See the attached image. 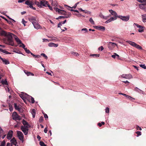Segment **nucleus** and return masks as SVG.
I'll use <instances>...</instances> for the list:
<instances>
[{
	"mask_svg": "<svg viewBox=\"0 0 146 146\" xmlns=\"http://www.w3.org/2000/svg\"><path fill=\"white\" fill-rule=\"evenodd\" d=\"M126 42L127 43L129 44H130L132 46H133L134 47H135V46H136V45L137 44L136 43H135L134 42H132L131 41H129V40L127 41H126Z\"/></svg>",
	"mask_w": 146,
	"mask_h": 146,
	"instance_id": "obj_22",
	"label": "nucleus"
},
{
	"mask_svg": "<svg viewBox=\"0 0 146 146\" xmlns=\"http://www.w3.org/2000/svg\"><path fill=\"white\" fill-rule=\"evenodd\" d=\"M31 113L33 117L34 118L36 114L35 110L34 109H33L31 111Z\"/></svg>",
	"mask_w": 146,
	"mask_h": 146,
	"instance_id": "obj_28",
	"label": "nucleus"
},
{
	"mask_svg": "<svg viewBox=\"0 0 146 146\" xmlns=\"http://www.w3.org/2000/svg\"><path fill=\"white\" fill-rule=\"evenodd\" d=\"M30 127H26L25 126H21V129L25 135H27L28 132L29 128Z\"/></svg>",
	"mask_w": 146,
	"mask_h": 146,
	"instance_id": "obj_3",
	"label": "nucleus"
},
{
	"mask_svg": "<svg viewBox=\"0 0 146 146\" xmlns=\"http://www.w3.org/2000/svg\"><path fill=\"white\" fill-rule=\"evenodd\" d=\"M65 16H64V18H68L70 17L71 16V14L70 13H68V14L66 13V14L65 15Z\"/></svg>",
	"mask_w": 146,
	"mask_h": 146,
	"instance_id": "obj_34",
	"label": "nucleus"
},
{
	"mask_svg": "<svg viewBox=\"0 0 146 146\" xmlns=\"http://www.w3.org/2000/svg\"><path fill=\"white\" fill-rule=\"evenodd\" d=\"M31 103L32 104H33L35 103V100H34V99L32 97H31Z\"/></svg>",
	"mask_w": 146,
	"mask_h": 146,
	"instance_id": "obj_55",
	"label": "nucleus"
},
{
	"mask_svg": "<svg viewBox=\"0 0 146 146\" xmlns=\"http://www.w3.org/2000/svg\"><path fill=\"white\" fill-rule=\"evenodd\" d=\"M20 97L24 100V102H25V98L24 95L23 94H20Z\"/></svg>",
	"mask_w": 146,
	"mask_h": 146,
	"instance_id": "obj_35",
	"label": "nucleus"
},
{
	"mask_svg": "<svg viewBox=\"0 0 146 146\" xmlns=\"http://www.w3.org/2000/svg\"><path fill=\"white\" fill-rule=\"evenodd\" d=\"M135 47L139 49H142V48L141 47V46H139V45H138L137 44H136V46H135Z\"/></svg>",
	"mask_w": 146,
	"mask_h": 146,
	"instance_id": "obj_32",
	"label": "nucleus"
},
{
	"mask_svg": "<svg viewBox=\"0 0 146 146\" xmlns=\"http://www.w3.org/2000/svg\"><path fill=\"white\" fill-rule=\"evenodd\" d=\"M28 19L33 24L37 21L36 17H31L28 18Z\"/></svg>",
	"mask_w": 146,
	"mask_h": 146,
	"instance_id": "obj_9",
	"label": "nucleus"
},
{
	"mask_svg": "<svg viewBox=\"0 0 146 146\" xmlns=\"http://www.w3.org/2000/svg\"><path fill=\"white\" fill-rule=\"evenodd\" d=\"M73 14L75 15L76 16L78 17H80V16H82V15L80 14H76H76Z\"/></svg>",
	"mask_w": 146,
	"mask_h": 146,
	"instance_id": "obj_58",
	"label": "nucleus"
},
{
	"mask_svg": "<svg viewBox=\"0 0 146 146\" xmlns=\"http://www.w3.org/2000/svg\"><path fill=\"white\" fill-rule=\"evenodd\" d=\"M40 145L41 146H46V145H45L44 143L42 141H40L39 143Z\"/></svg>",
	"mask_w": 146,
	"mask_h": 146,
	"instance_id": "obj_45",
	"label": "nucleus"
},
{
	"mask_svg": "<svg viewBox=\"0 0 146 146\" xmlns=\"http://www.w3.org/2000/svg\"><path fill=\"white\" fill-rule=\"evenodd\" d=\"M25 51L28 54L30 53L31 54V53L30 51L29 50L27 49V48H26L25 49Z\"/></svg>",
	"mask_w": 146,
	"mask_h": 146,
	"instance_id": "obj_41",
	"label": "nucleus"
},
{
	"mask_svg": "<svg viewBox=\"0 0 146 146\" xmlns=\"http://www.w3.org/2000/svg\"><path fill=\"white\" fill-rule=\"evenodd\" d=\"M116 19V18L115 17H111L109 19L106 21L105 22V23H107L114 20H115Z\"/></svg>",
	"mask_w": 146,
	"mask_h": 146,
	"instance_id": "obj_14",
	"label": "nucleus"
},
{
	"mask_svg": "<svg viewBox=\"0 0 146 146\" xmlns=\"http://www.w3.org/2000/svg\"><path fill=\"white\" fill-rule=\"evenodd\" d=\"M66 11L64 10H62V11H61V12H60L59 13L62 15H66Z\"/></svg>",
	"mask_w": 146,
	"mask_h": 146,
	"instance_id": "obj_43",
	"label": "nucleus"
},
{
	"mask_svg": "<svg viewBox=\"0 0 146 146\" xmlns=\"http://www.w3.org/2000/svg\"><path fill=\"white\" fill-rule=\"evenodd\" d=\"M14 38L18 44L21 43V42L19 39L15 35H14Z\"/></svg>",
	"mask_w": 146,
	"mask_h": 146,
	"instance_id": "obj_17",
	"label": "nucleus"
},
{
	"mask_svg": "<svg viewBox=\"0 0 146 146\" xmlns=\"http://www.w3.org/2000/svg\"><path fill=\"white\" fill-rule=\"evenodd\" d=\"M43 117L42 116L39 119V121L40 123H41L43 121Z\"/></svg>",
	"mask_w": 146,
	"mask_h": 146,
	"instance_id": "obj_47",
	"label": "nucleus"
},
{
	"mask_svg": "<svg viewBox=\"0 0 146 146\" xmlns=\"http://www.w3.org/2000/svg\"><path fill=\"white\" fill-rule=\"evenodd\" d=\"M109 11L111 15L114 16V17H115L116 19L117 17H118V16L117 14L115 11L111 9L109 10Z\"/></svg>",
	"mask_w": 146,
	"mask_h": 146,
	"instance_id": "obj_10",
	"label": "nucleus"
},
{
	"mask_svg": "<svg viewBox=\"0 0 146 146\" xmlns=\"http://www.w3.org/2000/svg\"><path fill=\"white\" fill-rule=\"evenodd\" d=\"M14 106L15 109L18 110L19 111H20L21 110L20 108H19V106L17 105L16 103H15L14 104Z\"/></svg>",
	"mask_w": 146,
	"mask_h": 146,
	"instance_id": "obj_27",
	"label": "nucleus"
},
{
	"mask_svg": "<svg viewBox=\"0 0 146 146\" xmlns=\"http://www.w3.org/2000/svg\"><path fill=\"white\" fill-rule=\"evenodd\" d=\"M51 5L54 7H56L57 6L58 3L57 1H52Z\"/></svg>",
	"mask_w": 146,
	"mask_h": 146,
	"instance_id": "obj_24",
	"label": "nucleus"
},
{
	"mask_svg": "<svg viewBox=\"0 0 146 146\" xmlns=\"http://www.w3.org/2000/svg\"><path fill=\"white\" fill-rule=\"evenodd\" d=\"M22 123L23 125H24V126H25L26 127H30V125L24 119L23 120Z\"/></svg>",
	"mask_w": 146,
	"mask_h": 146,
	"instance_id": "obj_15",
	"label": "nucleus"
},
{
	"mask_svg": "<svg viewBox=\"0 0 146 146\" xmlns=\"http://www.w3.org/2000/svg\"><path fill=\"white\" fill-rule=\"evenodd\" d=\"M118 18L120 19L123 21H128L129 19V16L127 15L126 16H122L121 15H119L118 16Z\"/></svg>",
	"mask_w": 146,
	"mask_h": 146,
	"instance_id": "obj_7",
	"label": "nucleus"
},
{
	"mask_svg": "<svg viewBox=\"0 0 146 146\" xmlns=\"http://www.w3.org/2000/svg\"><path fill=\"white\" fill-rule=\"evenodd\" d=\"M22 22L23 24L25 26V24L27 23V22L25 21L24 19H22Z\"/></svg>",
	"mask_w": 146,
	"mask_h": 146,
	"instance_id": "obj_57",
	"label": "nucleus"
},
{
	"mask_svg": "<svg viewBox=\"0 0 146 146\" xmlns=\"http://www.w3.org/2000/svg\"><path fill=\"white\" fill-rule=\"evenodd\" d=\"M134 24L138 28H139L140 29H138V31L140 33H142L143 31V27L141 25H139L137 24L136 23H134Z\"/></svg>",
	"mask_w": 146,
	"mask_h": 146,
	"instance_id": "obj_11",
	"label": "nucleus"
},
{
	"mask_svg": "<svg viewBox=\"0 0 146 146\" xmlns=\"http://www.w3.org/2000/svg\"><path fill=\"white\" fill-rule=\"evenodd\" d=\"M141 18L142 19V21L145 23L146 22V14H143L141 15Z\"/></svg>",
	"mask_w": 146,
	"mask_h": 146,
	"instance_id": "obj_21",
	"label": "nucleus"
},
{
	"mask_svg": "<svg viewBox=\"0 0 146 146\" xmlns=\"http://www.w3.org/2000/svg\"><path fill=\"white\" fill-rule=\"evenodd\" d=\"M115 45H116L117 46V44L114 43L109 42L108 44V47L109 48L110 47V46H111L113 47H114L115 46Z\"/></svg>",
	"mask_w": 146,
	"mask_h": 146,
	"instance_id": "obj_19",
	"label": "nucleus"
},
{
	"mask_svg": "<svg viewBox=\"0 0 146 146\" xmlns=\"http://www.w3.org/2000/svg\"><path fill=\"white\" fill-rule=\"evenodd\" d=\"M104 48L103 46H101L99 48L98 50H101V51H102L104 49Z\"/></svg>",
	"mask_w": 146,
	"mask_h": 146,
	"instance_id": "obj_56",
	"label": "nucleus"
},
{
	"mask_svg": "<svg viewBox=\"0 0 146 146\" xmlns=\"http://www.w3.org/2000/svg\"><path fill=\"white\" fill-rule=\"evenodd\" d=\"M54 8L56 11L58 12L59 13H60L62 11V10H60L58 8L54 7Z\"/></svg>",
	"mask_w": 146,
	"mask_h": 146,
	"instance_id": "obj_37",
	"label": "nucleus"
},
{
	"mask_svg": "<svg viewBox=\"0 0 146 146\" xmlns=\"http://www.w3.org/2000/svg\"><path fill=\"white\" fill-rule=\"evenodd\" d=\"M34 28L37 29H41L42 28L40 25L39 24L37 21L33 24Z\"/></svg>",
	"mask_w": 146,
	"mask_h": 146,
	"instance_id": "obj_12",
	"label": "nucleus"
},
{
	"mask_svg": "<svg viewBox=\"0 0 146 146\" xmlns=\"http://www.w3.org/2000/svg\"><path fill=\"white\" fill-rule=\"evenodd\" d=\"M121 76L123 78L128 79H130L133 78L132 75L130 74H123L121 75Z\"/></svg>",
	"mask_w": 146,
	"mask_h": 146,
	"instance_id": "obj_8",
	"label": "nucleus"
},
{
	"mask_svg": "<svg viewBox=\"0 0 146 146\" xmlns=\"http://www.w3.org/2000/svg\"><path fill=\"white\" fill-rule=\"evenodd\" d=\"M5 31L2 30L0 31V35L4 36L5 35Z\"/></svg>",
	"mask_w": 146,
	"mask_h": 146,
	"instance_id": "obj_31",
	"label": "nucleus"
},
{
	"mask_svg": "<svg viewBox=\"0 0 146 146\" xmlns=\"http://www.w3.org/2000/svg\"><path fill=\"white\" fill-rule=\"evenodd\" d=\"M90 56H95V57H99L100 56V54H91L90 55Z\"/></svg>",
	"mask_w": 146,
	"mask_h": 146,
	"instance_id": "obj_38",
	"label": "nucleus"
},
{
	"mask_svg": "<svg viewBox=\"0 0 146 146\" xmlns=\"http://www.w3.org/2000/svg\"><path fill=\"white\" fill-rule=\"evenodd\" d=\"M136 133L137 134L138 136L139 135H141V132L140 131H138Z\"/></svg>",
	"mask_w": 146,
	"mask_h": 146,
	"instance_id": "obj_61",
	"label": "nucleus"
},
{
	"mask_svg": "<svg viewBox=\"0 0 146 146\" xmlns=\"http://www.w3.org/2000/svg\"><path fill=\"white\" fill-rule=\"evenodd\" d=\"M47 7H49V8L50 10H52L53 8H52V7L50 6L48 3V4L47 5Z\"/></svg>",
	"mask_w": 146,
	"mask_h": 146,
	"instance_id": "obj_53",
	"label": "nucleus"
},
{
	"mask_svg": "<svg viewBox=\"0 0 146 146\" xmlns=\"http://www.w3.org/2000/svg\"><path fill=\"white\" fill-rule=\"evenodd\" d=\"M137 1L141 3H146V0H137Z\"/></svg>",
	"mask_w": 146,
	"mask_h": 146,
	"instance_id": "obj_44",
	"label": "nucleus"
},
{
	"mask_svg": "<svg viewBox=\"0 0 146 146\" xmlns=\"http://www.w3.org/2000/svg\"><path fill=\"white\" fill-rule=\"evenodd\" d=\"M21 45H20V47H22L24 49H25L26 48H25V45L23 43H21Z\"/></svg>",
	"mask_w": 146,
	"mask_h": 146,
	"instance_id": "obj_49",
	"label": "nucleus"
},
{
	"mask_svg": "<svg viewBox=\"0 0 146 146\" xmlns=\"http://www.w3.org/2000/svg\"><path fill=\"white\" fill-rule=\"evenodd\" d=\"M40 55L43 56L46 59H47L48 57L44 53H42Z\"/></svg>",
	"mask_w": 146,
	"mask_h": 146,
	"instance_id": "obj_42",
	"label": "nucleus"
},
{
	"mask_svg": "<svg viewBox=\"0 0 146 146\" xmlns=\"http://www.w3.org/2000/svg\"><path fill=\"white\" fill-rule=\"evenodd\" d=\"M9 110L10 111H12L13 110V107L11 105L9 104Z\"/></svg>",
	"mask_w": 146,
	"mask_h": 146,
	"instance_id": "obj_46",
	"label": "nucleus"
},
{
	"mask_svg": "<svg viewBox=\"0 0 146 146\" xmlns=\"http://www.w3.org/2000/svg\"><path fill=\"white\" fill-rule=\"evenodd\" d=\"M1 60L5 64H9L10 63L9 61L8 60L2 58Z\"/></svg>",
	"mask_w": 146,
	"mask_h": 146,
	"instance_id": "obj_25",
	"label": "nucleus"
},
{
	"mask_svg": "<svg viewBox=\"0 0 146 146\" xmlns=\"http://www.w3.org/2000/svg\"><path fill=\"white\" fill-rule=\"evenodd\" d=\"M100 17L102 18L105 19H107L108 17H110L111 16V15H110L109 16H104L103 14L102 13H100V14L99 15Z\"/></svg>",
	"mask_w": 146,
	"mask_h": 146,
	"instance_id": "obj_16",
	"label": "nucleus"
},
{
	"mask_svg": "<svg viewBox=\"0 0 146 146\" xmlns=\"http://www.w3.org/2000/svg\"><path fill=\"white\" fill-rule=\"evenodd\" d=\"M134 89L135 91L139 92H140V91L143 92L142 90H140L137 87L135 88Z\"/></svg>",
	"mask_w": 146,
	"mask_h": 146,
	"instance_id": "obj_40",
	"label": "nucleus"
},
{
	"mask_svg": "<svg viewBox=\"0 0 146 146\" xmlns=\"http://www.w3.org/2000/svg\"><path fill=\"white\" fill-rule=\"evenodd\" d=\"M5 141L4 140L2 142L1 145L0 146H5Z\"/></svg>",
	"mask_w": 146,
	"mask_h": 146,
	"instance_id": "obj_51",
	"label": "nucleus"
},
{
	"mask_svg": "<svg viewBox=\"0 0 146 146\" xmlns=\"http://www.w3.org/2000/svg\"><path fill=\"white\" fill-rule=\"evenodd\" d=\"M78 4V3H76L74 5V6H73V7H72V8H74V9H75L76 8Z\"/></svg>",
	"mask_w": 146,
	"mask_h": 146,
	"instance_id": "obj_60",
	"label": "nucleus"
},
{
	"mask_svg": "<svg viewBox=\"0 0 146 146\" xmlns=\"http://www.w3.org/2000/svg\"><path fill=\"white\" fill-rule=\"evenodd\" d=\"M110 108H109L107 107L106 108L105 110V111L106 113H109V112Z\"/></svg>",
	"mask_w": 146,
	"mask_h": 146,
	"instance_id": "obj_50",
	"label": "nucleus"
},
{
	"mask_svg": "<svg viewBox=\"0 0 146 146\" xmlns=\"http://www.w3.org/2000/svg\"><path fill=\"white\" fill-rule=\"evenodd\" d=\"M3 130L2 128L0 127V137L1 136V134L3 132Z\"/></svg>",
	"mask_w": 146,
	"mask_h": 146,
	"instance_id": "obj_54",
	"label": "nucleus"
},
{
	"mask_svg": "<svg viewBox=\"0 0 146 146\" xmlns=\"http://www.w3.org/2000/svg\"><path fill=\"white\" fill-rule=\"evenodd\" d=\"M96 28L97 29L102 31H104L105 30V27L102 26H96Z\"/></svg>",
	"mask_w": 146,
	"mask_h": 146,
	"instance_id": "obj_18",
	"label": "nucleus"
},
{
	"mask_svg": "<svg viewBox=\"0 0 146 146\" xmlns=\"http://www.w3.org/2000/svg\"><path fill=\"white\" fill-rule=\"evenodd\" d=\"M35 3L37 6L39 8H42L43 6L45 7H47L48 2L45 0H42L40 2L36 1L35 2Z\"/></svg>",
	"mask_w": 146,
	"mask_h": 146,
	"instance_id": "obj_2",
	"label": "nucleus"
},
{
	"mask_svg": "<svg viewBox=\"0 0 146 146\" xmlns=\"http://www.w3.org/2000/svg\"><path fill=\"white\" fill-rule=\"evenodd\" d=\"M47 131V127H45L44 130V132L45 133H46Z\"/></svg>",
	"mask_w": 146,
	"mask_h": 146,
	"instance_id": "obj_63",
	"label": "nucleus"
},
{
	"mask_svg": "<svg viewBox=\"0 0 146 146\" xmlns=\"http://www.w3.org/2000/svg\"><path fill=\"white\" fill-rule=\"evenodd\" d=\"M66 20H64V21H62V22H60V23L61 24V25L62 24H64L65 23H66Z\"/></svg>",
	"mask_w": 146,
	"mask_h": 146,
	"instance_id": "obj_62",
	"label": "nucleus"
},
{
	"mask_svg": "<svg viewBox=\"0 0 146 146\" xmlns=\"http://www.w3.org/2000/svg\"><path fill=\"white\" fill-rule=\"evenodd\" d=\"M14 35L10 32H5V34L4 36L7 37V41L9 45L13 46L14 43L13 40V36H14ZM14 37V36H13Z\"/></svg>",
	"mask_w": 146,
	"mask_h": 146,
	"instance_id": "obj_1",
	"label": "nucleus"
},
{
	"mask_svg": "<svg viewBox=\"0 0 146 146\" xmlns=\"http://www.w3.org/2000/svg\"><path fill=\"white\" fill-rule=\"evenodd\" d=\"M12 117L13 119L16 121L18 120H19L21 119L20 117L15 112L13 113Z\"/></svg>",
	"mask_w": 146,
	"mask_h": 146,
	"instance_id": "obj_4",
	"label": "nucleus"
},
{
	"mask_svg": "<svg viewBox=\"0 0 146 146\" xmlns=\"http://www.w3.org/2000/svg\"><path fill=\"white\" fill-rule=\"evenodd\" d=\"M64 6L65 7H66V8L68 10H70V8H72V7H71L70 6H68L67 5H64Z\"/></svg>",
	"mask_w": 146,
	"mask_h": 146,
	"instance_id": "obj_52",
	"label": "nucleus"
},
{
	"mask_svg": "<svg viewBox=\"0 0 146 146\" xmlns=\"http://www.w3.org/2000/svg\"><path fill=\"white\" fill-rule=\"evenodd\" d=\"M13 131L12 130H10L7 135V138L8 139H10L13 136Z\"/></svg>",
	"mask_w": 146,
	"mask_h": 146,
	"instance_id": "obj_13",
	"label": "nucleus"
},
{
	"mask_svg": "<svg viewBox=\"0 0 146 146\" xmlns=\"http://www.w3.org/2000/svg\"><path fill=\"white\" fill-rule=\"evenodd\" d=\"M31 54L35 58H40V56L39 55H35L33 54L32 53H31Z\"/></svg>",
	"mask_w": 146,
	"mask_h": 146,
	"instance_id": "obj_36",
	"label": "nucleus"
},
{
	"mask_svg": "<svg viewBox=\"0 0 146 146\" xmlns=\"http://www.w3.org/2000/svg\"><path fill=\"white\" fill-rule=\"evenodd\" d=\"M17 135L19 139L22 141V142H23V141L24 135L20 131H17Z\"/></svg>",
	"mask_w": 146,
	"mask_h": 146,
	"instance_id": "obj_6",
	"label": "nucleus"
},
{
	"mask_svg": "<svg viewBox=\"0 0 146 146\" xmlns=\"http://www.w3.org/2000/svg\"><path fill=\"white\" fill-rule=\"evenodd\" d=\"M25 73L27 75V76H29L30 75L33 76L34 75V74L33 73L30 72H25Z\"/></svg>",
	"mask_w": 146,
	"mask_h": 146,
	"instance_id": "obj_30",
	"label": "nucleus"
},
{
	"mask_svg": "<svg viewBox=\"0 0 146 146\" xmlns=\"http://www.w3.org/2000/svg\"><path fill=\"white\" fill-rule=\"evenodd\" d=\"M140 66L144 69H146V66L145 64H140Z\"/></svg>",
	"mask_w": 146,
	"mask_h": 146,
	"instance_id": "obj_48",
	"label": "nucleus"
},
{
	"mask_svg": "<svg viewBox=\"0 0 146 146\" xmlns=\"http://www.w3.org/2000/svg\"><path fill=\"white\" fill-rule=\"evenodd\" d=\"M48 46L50 47H57L58 46V44H55L53 42H50L48 44Z\"/></svg>",
	"mask_w": 146,
	"mask_h": 146,
	"instance_id": "obj_20",
	"label": "nucleus"
},
{
	"mask_svg": "<svg viewBox=\"0 0 146 146\" xmlns=\"http://www.w3.org/2000/svg\"><path fill=\"white\" fill-rule=\"evenodd\" d=\"M0 52H2L3 53H5L7 54H10L9 52L8 51H7L6 50H3L2 49H1V50H0Z\"/></svg>",
	"mask_w": 146,
	"mask_h": 146,
	"instance_id": "obj_29",
	"label": "nucleus"
},
{
	"mask_svg": "<svg viewBox=\"0 0 146 146\" xmlns=\"http://www.w3.org/2000/svg\"><path fill=\"white\" fill-rule=\"evenodd\" d=\"M71 53L74 56H79V54L76 52H71Z\"/></svg>",
	"mask_w": 146,
	"mask_h": 146,
	"instance_id": "obj_33",
	"label": "nucleus"
},
{
	"mask_svg": "<svg viewBox=\"0 0 146 146\" xmlns=\"http://www.w3.org/2000/svg\"><path fill=\"white\" fill-rule=\"evenodd\" d=\"M11 143L14 145H16L15 144L17 143L16 140L15 138H13L10 141Z\"/></svg>",
	"mask_w": 146,
	"mask_h": 146,
	"instance_id": "obj_23",
	"label": "nucleus"
},
{
	"mask_svg": "<svg viewBox=\"0 0 146 146\" xmlns=\"http://www.w3.org/2000/svg\"><path fill=\"white\" fill-rule=\"evenodd\" d=\"M64 16H60L58 18H56V19H61L62 18H64Z\"/></svg>",
	"mask_w": 146,
	"mask_h": 146,
	"instance_id": "obj_59",
	"label": "nucleus"
},
{
	"mask_svg": "<svg viewBox=\"0 0 146 146\" xmlns=\"http://www.w3.org/2000/svg\"><path fill=\"white\" fill-rule=\"evenodd\" d=\"M89 21L92 24H94V21L93 20L92 18H90L89 20Z\"/></svg>",
	"mask_w": 146,
	"mask_h": 146,
	"instance_id": "obj_39",
	"label": "nucleus"
},
{
	"mask_svg": "<svg viewBox=\"0 0 146 146\" xmlns=\"http://www.w3.org/2000/svg\"><path fill=\"white\" fill-rule=\"evenodd\" d=\"M25 4L29 6V7L30 8L33 9L34 10H35L36 9V8L33 7V6L34 3L32 1L28 0H27L25 1Z\"/></svg>",
	"mask_w": 146,
	"mask_h": 146,
	"instance_id": "obj_5",
	"label": "nucleus"
},
{
	"mask_svg": "<svg viewBox=\"0 0 146 146\" xmlns=\"http://www.w3.org/2000/svg\"><path fill=\"white\" fill-rule=\"evenodd\" d=\"M37 138L39 141L41 139L40 137L38 135L37 136Z\"/></svg>",
	"mask_w": 146,
	"mask_h": 146,
	"instance_id": "obj_64",
	"label": "nucleus"
},
{
	"mask_svg": "<svg viewBox=\"0 0 146 146\" xmlns=\"http://www.w3.org/2000/svg\"><path fill=\"white\" fill-rule=\"evenodd\" d=\"M1 83L3 85H8L6 79H5V80H1Z\"/></svg>",
	"mask_w": 146,
	"mask_h": 146,
	"instance_id": "obj_26",
	"label": "nucleus"
}]
</instances>
